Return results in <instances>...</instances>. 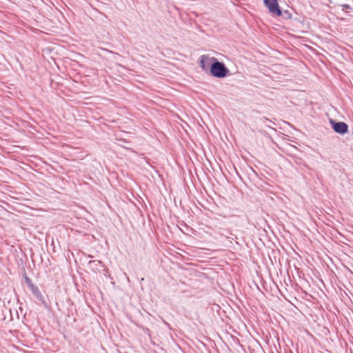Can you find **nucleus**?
<instances>
[{
  "label": "nucleus",
  "mask_w": 353,
  "mask_h": 353,
  "mask_svg": "<svg viewBox=\"0 0 353 353\" xmlns=\"http://www.w3.org/2000/svg\"><path fill=\"white\" fill-rule=\"evenodd\" d=\"M24 277H25V281H26V283L27 284V285H28V287L29 288H30L32 286L34 285L32 283V282L31 279H30L28 276H27L26 273H25V276H24Z\"/></svg>",
  "instance_id": "nucleus-9"
},
{
  "label": "nucleus",
  "mask_w": 353,
  "mask_h": 353,
  "mask_svg": "<svg viewBox=\"0 0 353 353\" xmlns=\"http://www.w3.org/2000/svg\"><path fill=\"white\" fill-rule=\"evenodd\" d=\"M90 268L93 270V271H99V267H101L103 268V265L101 261H96V260H94V261H90L88 263Z\"/></svg>",
  "instance_id": "nucleus-6"
},
{
  "label": "nucleus",
  "mask_w": 353,
  "mask_h": 353,
  "mask_svg": "<svg viewBox=\"0 0 353 353\" xmlns=\"http://www.w3.org/2000/svg\"><path fill=\"white\" fill-rule=\"evenodd\" d=\"M10 312L8 310L5 305H0V321H4L6 318V312Z\"/></svg>",
  "instance_id": "nucleus-7"
},
{
  "label": "nucleus",
  "mask_w": 353,
  "mask_h": 353,
  "mask_svg": "<svg viewBox=\"0 0 353 353\" xmlns=\"http://www.w3.org/2000/svg\"><path fill=\"white\" fill-rule=\"evenodd\" d=\"M329 123L334 132L341 135H344L348 132L349 126L345 122L330 119Z\"/></svg>",
  "instance_id": "nucleus-2"
},
{
  "label": "nucleus",
  "mask_w": 353,
  "mask_h": 353,
  "mask_svg": "<svg viewBox=\"0 0 353 353\" xmlns=\"http://www.w3.org/2000/svg\"><path fill=\"white\" fill-rule=\"evenodd\" d=\"M210 59L212 57L207 54H203L200 57L199 66L203 71L206 72H208L210 70Z\"/></svg>",
  "instance_id": "nucleus-4"
},
{
  "label": "nucleus",
  "mask_w": 353,
  "mask_h": 353,
  "mask_svg": "<svg viewBox=\"0 0 353 353\" xmlns=\"http://www.w3.org/2000/svg\"><path fill=\"white\" fill-rule=\"evenodd\" d=\"M341 6L342 7V10L344 11L345 10H347V9H352V7L349 5V4H342L341 5Z\"/></svg>",
  "instance_id": "nucleus-10"
},
{
  "label": "nucleus",
  "mask_w": 353,
  "mask_h": 353,
  "mask_svg": "<svg viewBox=\"0 0 353 353\" xmlns=\"http://www.w3.org/2000/svg\"><path fill=\"white\" fill-rule=\"evenodd\" d=\"M26 353H32V352H26Z\"/></svg>",
  "instance_id": "nucleus-11"
},
{
  "label": "nucleus",
  "mask_w": 353,
  "mask_h": 353,
  "mask_svg": "<svg viewBox=\"0 0 353 353\" xmlns=\"http://www.w3.org/2000/svg\"><path fill=\"white\" fill-rule=\"evenodd\" d=\"M32 293L34 295V296L41 301L43 304L45 305H46V302L45 300L44 296L42 295L41 292H40L39 288L37 285H33L30 288H29Z\"/></svg>",
  "instance_id": "nucleus-5"
},
{
  "label": "nucleus",
  "mask_w": 353,
  "mask_h": 353,
  "mask_svg": "<svg viewBox=\"0 0 353 353\" xmlns=\"http://www.w3.org/2000/svg\"><path fill=\"white\" fill-rule=\"evenodd\" d=\"M264 6L268 8L270 13L274 16L281 17L283 10L280 8L278 0H263Z\"/></svg>",
  "instance_id": "nucleus-3"
},
{
  "label": "nucleus",
  "mask_w": 353,
  "mask_h": 353,
  "mask_svg": "<svg viewBox=\"0 0 353 353\" xmlns=\"http://www.w3.org/2000/svg\"><path fill=\"white\" fill-rule=\"evenodd\" d=\"M210 70L208 73L217 79H223L230 74L229 69L223 62L219 61L216 58L210 59Z\"/></svg>",
  "instance_id": "nucleus-1"
},
{
  "label": "nucleus",
  "mask_w": 353,
  "mask_h": 353,
  "mask_svg": "<svg viewBox=\"0 0 353 353\" xmlns=\"http://www.w3.org/2000/svg\"><path fill=\"white\" fill-rule=\"evenodd\" d=\"M292 13L288 10L283 11L282 17L285 19H290L292 18Z\"/></svg>",
  "instance_id": "nucleus-8"
}]
</instances>
